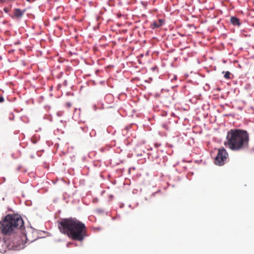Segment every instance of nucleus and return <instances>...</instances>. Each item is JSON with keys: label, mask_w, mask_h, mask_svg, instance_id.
I'll return each mask as SVG.
<instances>
[{"label": "nucleus", "mask_w": 254, "mask_h": 254, "mask_svg": "<svg viewBox=\"0 0 254 254\" xmlns=\"http://www.w3.org/2000/svg\"><path fill=\"white\" fill-rule=\"evenodd\" d=\"M58 228L61 232L74 241L82 242L87 236L85 224L76 218L61 219Z\"/></svg>", "instance_id": "obj_1"}, {"label": "nucleus", "mask_w": 254, "mask_h": 254, "mask_svg": "<svg viewBox=\"0 0 254 254\" xmlns=\"http://www.w3.org/2000/svg\"><path fill=\"white\" fill-rule=\"evenodd\" d=\"M249 140V135L246 130L232 129L228 131L224 144L231 150L238 151L248 149Z\"/></svg>", "instance_id": "obj_2"}, {"label": "nucleus", "mask_w": 254, "mask_h": 254, "mask_svg": "<svg viewBox=\"0 0 254 254\" xmlns=\"http://www.w3.org/2000/svg\"><path fill=\"white\" fill-rule=\"evenodd\" d=\"M1 221V229L4 234L10 235L14 228H21L24 221L20 215L18 214H8L5 216L2 223Z\"/></svg>", "instance_id": "obj_3"}, {"label": "nucleus", "mask_w": 254, "mask_h": 254, "mask_svg": "<svg viewBox=\"0 0 254 254\" xmlns=\"http://www.w3.org/2000/svg\"><path fill=\"white\" fill-rule=\"evenodd\" d=\"M228 157V154L224 148H219L218 150L217 155L215 158V163L216 164L222 166L224 164Z\"/></svg>", "instance_id": "obj_4"}, {"label": "nucleus", "mask_w": 254, "mask_h": 254, "mask_svg": "<svg viewBox=\"0 0 254 254\" xmlns=\"http://www.w3.org/2000/svg\"><path fill=\"white\" fill-rule=\"evenodd\" d=\"M164 23V20L159 19L157 21H154L151 26L153 29L157 28L161 26Z\"/></svg>", "instance_id": "obj_5"}, {"label": "nucleus", "mask_w": 254, "mask_h": 254, "mask_svg": "<svg viewBox=\"0 0 254 254\" xmlns=\"http://www.w3.org/2000/svg\"><path fill=\"white\" fill-rule=\"evenodd\" d=\"M25 11V9L21 10L19 8H15L14 11V15L17 18H20L23 15Z\"/></svg>", "instance_id": "obj_6"}, {"label": "nucleus", "mask_w": 254, "mask_h": 254, "mask_svg": "<svg viewBox=\"0 0 254 254\" xmlns=\"http://www.w3.org/2000/svg\"><path fill=\"white\" fill-rule=\"evenodd\" d=\"M25 235L22 234V236L18 237L15 240H14V242H15L16 241H17V242H16L17 244V245L19 246L22 245L23 246L25 243L23 239H25Z\"/></svg>", "instance_id": "obj_7"}, {"label": "nucleus", "mask_w": 254, "mask_h": 254, "mask_svg": "<svg viewBox=\"0 0 254 254\" xmlns=\"http://www.w3.org/2000/svg\"><path fill=\"white\" fill-rule=\"evenodd\" d=\"M231 23L234 26H240V20L236 17H232L230 19Z\"/></svg>", "instance_id": "obj_8"}, {"label": "nucleus", "mask_w": 254, "mask_h": 254, "mask_svg": "<svg viewBox=\"0 0 254 254\" xmlns=\"http://www.w3.org/2000/svg\"><path fill=\"white\" fill-rule=\"evenodd\" d=\"M222 73H224V77L226 79H229L231 78V77H230L231 73L229 71H226V72L223 71Z\"/></svg>", "instance_id": "obj_9"}, {"label": "nucleus", "mask_w": 254, "mask_h": 254, "mask_svg": "<svg viewBox=\"0 0 254 254\" xmlns=\"http://www.w3.org/2000/svg\"><path fill=\"white\" fill-rule=\"evenodd\" d=\"M3 10L6 13H8L10 10V8L9 7H5Z\"/></svg>", "instance_id": "obj_10"}, {"label": "nucleus", "mask_w": 254, "mask_h": 254, "mask_svg": "<svg viewBox=\"0 0 254 254\" xmlns=\"http://www.w3.org/2000/svg\"><path fill=\"white\" fill-rule=\"evenodd\" d=\"M4 99L1 96V103L3 101Z\"/></svg>", "instance_id": "obj_11"}]
</instances>
